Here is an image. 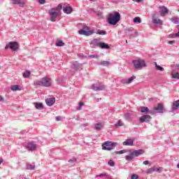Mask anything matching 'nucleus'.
Masks as SVG:
<instances>
[{
  "mask_svg": "<svg viewBox=\"0 0 179 179\" xmlns=\"http://www.w3.org/2000/svg\"><path fill=\"white\" fill-rule=\"evenodd\" d=\"M52 85V81L51 78L48 77H44L41 80H36L34 82V86L36 87L38 86H43V87H50Z\"/></svg>",
  "mask_w": 179,
  "mask_h": 179,
  "instance_id": "f257e3e1",
  "label": "nucleus"
},
{
  "mask_svg": "<svg viewBox=\"0 0 179 179\" xmlns=\"http://www.w3.org/2000/svg\"><path fill=\"white\" fill-rule=\"evenodd\" d=\"M121 20V14L120 13L115 11L108 14V23L115 26L118 22Z\"/></svg>",
  "mask_w": 179,
  "mask_h": 179,
  "instance_id": "f03ea898",
  "label": "nucleus"
},
{
  "mask_svg": "<svg viewBox=\"0 0 179 179\" xmlns=\"http://www.w3.org/2000/svg\"><path fill=\"white\" fill-rule=\"evenodd\" d=\"M164 111V106L162 105V103H158L157 106H155L150 110V114L153 115L157 113H163Z\"/></svg>",
  "mask_w": 179,
  "mask_h": 179,
  "instance_id": "7ed1b4c3",
  "label": "nucleus"
},
{
  "mask_svg": "<svg viewBox=\"0 0 179 179\" xmlns=\"http://www.w3.org/2000/svg\"><path fill=\"white\" fill-rule=\"evenodd\" d=\"M79 34H81L82 36H92V34H94V30L90 29V27L87 26H84L82 29L78 31Z\"/></svg>",
  "mask_w": 179,
  "mask_h": 179,
  "instance_id": "20e7f679",
  "label": "nucleus"
},
{
  "mask_svg": "<svg viewBox=\"0 0 179 179\" xmlns=\"http://www.w3.org/2000/svg\"><path fill=\"white\" fill-rule=\"evenodd\" d=\"M117 146V143L111 141H106L102 144L103 150H113Z\"/></svg>",
  "mask_w": 179,
  "mask_h": 179,
  "instance_id": "39448f33",
  "label": "nucleus"
},
{
  "mask_svg": "<svg viewBox=\"0 0 179 179\" xmlns=\"http://www.w3.org/2000/svg\"><path fill=\"white\" fill-rule=\"evenodd\" d=\"M133 64L136 69H142V68H145V66H146V63L143 59L134 60Z\"/></svg>",
  "mask_w": 179,
  "mask_h": 179,
  "instance_id": "423d86ee",
  "label": "nucleus"
},
{
  "mask_svg": "<svg viewBox=\"0 0 179 179\" xmlns=\"http://www.w3.org/2000/svg\"><path fill=\"white\" fill-rule=\"evenodd\" d=\"M49 16L51 22H57V17L59 16V13L57 11V9L51 8L49 10Z\"/></svg>",
  "mask_w": 179,
  "mask_h": 179,
  "instance_id": "0eeeda50",
  "label": "nucleus"
},
{
  "mask_svg": "<svg viewBox=\"0 0 179 179\" xmlns=\"http://www.w3.org/2000/svg\"><path fill=\"white\" fill-rule=\"evenodd\" d=\"M91 88L95 92H100V90H104V89H106V86L103 85V83H97L92 85Z\"/></svg>",
  "mask_w": 179,
  "mask_h": 179,
  "instance_id": "6e6552de",
  "label": "nucleus"
},
{
  "mask_svg": "<svg viewBox=\"0 0 179 179\" xmlns=\"http://www.w3.org/2000/svg\"><path fill=\"white\" fill-rule=\"evenodd\" d=\"M160 16L164 17L166 15H169V8L164 6H161L159 7Z\"/></svg>",
  "mask_w": 179,
  "mask_h": 179,
  "instance_id": "1a4fd4ad",
  "label": "nucleus"
},
{
  "mask_svg": "<svg viewBox=\"0 0 179 179\" xmlns=\"http://www.w3.org/2000/svg\"><path fill=\"white\" fill-rule=\"evenodd\" d=\"M8 45L9 48L13 50V51H17V50H19V43L17 42H9Z\"/></svg>",
  "mask_w": 179,
  "mask_h": 179,
  "instance_id": "9d476101",
  "label": "nucleus"
},
{
  "mask_svg": "<svg viewBox=\"0 0 179 179\" xmlns=\"http://www.w3.org/2000/svg\"><path fill=\"white\" fill-rule=\"evenodd\" d=\"M152 23L154 24H162L163 21L162 20L157 18V13H154L152 15Z\"/></svg>",
  "mask_w": 179,
  "mask_h": 179,
  "instance_id": "9b49d317",
  "label": "nucleus"
},
{
  "mask_svg": "<svg viewBox=\"0 0 179 179\" xmlns=\"http://www.w3.org/2000/svg\"><path fill=\"white\" fill-rule=\"evenodd\" d=\"M124 117L127 121H132L136 117V115L134 113H124Z\"/></svg>",
  "mask_w": 179,
  "mask_h": 179,
  "instance_id": "f8f14e48",
  "label": "nucleus"
},
{
  "mask_svg": "<svg viewBox=\"0 0 179 179\" xmlns=\"http://www.w3.org/2000/svg\"><path fill=\"white\" fill-rule=\"evenodd\" d=\"M152 120V117L149 115H145L140 117V122H149Z\"/></svg>",
  "mask_w": 179,
  "mask_h": 179,
  "instance_id": "ddd939ff",
  "label": "nucleus"
},
{
  "mask_svg": "<svg viewBox=\"0 0 179 179\" xmlns=\"http://www.w3.org/2000/svg\"><path fill=\"white\" fill-rule=\"evenodd\" d=\"M104 128V122H101L99 123L94 124V129L96 131H101Z\"/></svg>",
  "mask_w": 179,
  "mask_h": 179,
  "instance_id": "4468645a",
  "label": "nucleus"
},
{
  "mask_svg": "<svg viewBox=\"0 0 179 179\" xmlns=\"http://www.w3.org/2000/svg\"><path fill=\"white\" fill-rule=\"evenodd\" d=\"M36 148H37V145L34 143H29L26 146V148L28 150H36Z\"/></svg>",
  "mask_w": 179,
  "mask_h": 179,
  "instance_id": "2eb2a0df",
  "label": "nucleus"
},
{
  "mask_svg": "<svg viewBox=\"0 0 179 179\" xmlns=\"http://www.w3.org/2000/svg\"><path fill=\"white\" fill-rule=\"evenodd\" d=\"M13 5H20L21 8L24 7L25 3L22 0H11Z\"/></svg>",
  "mask_w": 179,
  "mask_h": 179,
  "instance_id": "dca6fc26",
  "label": "nucleus"
},
{
  "mask_svg": "<svg viewBox=\"0 0 179 179\" xmlns=\"http://www.w3.org/2000/svg\"><path fill=\"white\" fill-rule=\"evenodd\" d=\"M124 146H134V140L131 138L127 139L124 142H123Z\"/></svg>",
  "mask_w": 179,
  "mask_h": 179,
  "instance_id": "f3484780",
  "label": "nucleus"
},
{
  "mask_svg": "<svg viewBox=\"0 0 179 179\" xmlns=\"http://www.w3.org/2000/svg\"><path fill=\"white\" fill-rule=\"evenodd\" d=\"M143 153V150H136L131 152L134 157H138V156H141Z\"/></svg>",
  "mask_w": 179,
  "mask_h": 179,
  "instance_id": "a211bd4d",
  "label": "nucleus"
},
{
  "mask_svg": "<svg viewBox=\"0 0 179 179\" xmlns=\"http://www.w3.org/2000/svg\"><path fill=\"white\" fill-rule=\"evenodd\" d=\"M45 103L49 107H51L55 103V98H50L45 100Z\"/></svg>",
  "mask_w": 179,
  "mask_h": 179,
  "instance_id": "6ab92c4d",
  "label": "nucleus"
},
{
  "mask_svg": "<svg viewBox=\"0 0 179 179\" xmlns=\"http://www.w3.org/2000/svg\"><path fill=\"white\" fill-rule=\"evenodd\" d=\"M71 68L76 71H80V69H82V64L79 63H74L73 64Z\"/></svg>",
  "mask_w": 179,
  "mask_h": 179,
  "instance_id": "aec40b11",
  "label": "nucleus"
},
{
  "mask_svg": "<svg viewBox=\"0 0 179 179\" xmlns=\"http://www.w3.org/2000/svg\"><path fill=\"white\" fill-rule=\"evenodd\" d=\"M99 47L100 48H102V50H109L110 48V45L103 42H99Z\"/></svg>",
  "mask_w": 179,
  "mask_h": 179,
  "instance_id": "412c9836",
  "label": "nucleus"
},
{
  "mask_svg": "<svg viewBox=\"0 0 179 179\" xmlns=\"http://www.w3.org/2000/svg\"><path fill=\"white\" fill-rule=\"evenodd\" d=\"M34 106H35V108H36L37 110H42V108H44V106L43 105V103L34 102Z\"/></svg>",
  "mask_w": 179,
  "mask_h": 179,
  "instance_id": "4be33fe9",
  "label": "nucleus"
},
{
  "mask_svg": "<svg viewBox=\"0 0 179 179\" xmlns=\"http://www.w3.org/2000/svg\"><path fill=\"white\" fill-rule=\"evenodd\" d=\"M64 13H66L67 15H70V13H72V7L68 6L66 8L63 9Z\"/></svg>",
  "mask_w": 179,
  "mask_h": 179,
  "instance_id": "5701e85b",
  "label": "nucleus"
},
{
  "mask_svg": "<svg viewBox=\"0 0 179 179\" xmlns=\"http://www.w3.org/2000/svg\"><path fill=\"white\" fill-rule=\"evenodd\" d=\"M98 65H102L103 66H109V65H111V62L109 61H101L98 63Z\"/></svg>",
  "mask_w": 179,
  "mask_h": 179,
  "instance_id": "b1692460",
  "label": "nucleus"
},
{
  "mask_svg": "<svg viewBox=\"0 0 179 179\" xmlns=\"http://www.w3.org/2000/svg\"><path fill=\"white\" fill-rule=\"evenodd\" d=\"M91 45H94L95 47H100V42H99V39H94L90 43Z\"/></svg>",
  "mask_w": 179,
  "mask_h": 179,
  "instance_id": "393cba45",
  "label": "nucleus"
},
{
  "mask_svg": "<svg viewBox=\"0 0 179 179\" xmlns=\"http://www.w3.org/2000/svg\"><path fill=\"white\" fill-rule=\"evenodd\" d=\"M179 107V100L173 101L172 104V110L174 111Z\"/></svg>",
  "mask_w": 179,
  "mask_h": 179,
  "instance_id": "a878e982",
  "label": "nucleus"
},
{
  "mask_svg": "<svg viewBox=\"0 0 179 179\" xmlns=\"http://www.w3.org/2000/svg\"><path fill=\"white\" fill-rule=\"evenodd\" d=\"M36 165L34 164H27V170H34Z\"/></svg>",
  "mask_w": 179,
  "mask_h": 179,
  "instance_id": "bb28decb",
  "label": "nucleus"
},
{
  "mask_svg": "<svg viewBox=\"0 0 179 179\" xmlns=\"http://www.w3.org/2000/svg\"><path fill=\"white\" fill-rule=\"evenodd\" d=\"M96 33L99 36H106L107 34V31L101 29H97Z\"/></svg>",
  "mask_w": 179,
  "mask_h": 179,
  "instance_id": "cd10ccee",
  "label": "nucleus"
},
{
  "mask_svg": "<svg viewBox=\"0 0 179 179\" xmlns=\"http://www.w3.org/2000/svg\"><path fill=\"white\" fill-rule=\"evenodd\" d=\"M171 76H172V78H173V79H179V73L178 72L176 73V71H172Z\"/></svg>",
  "mask_w": 179,
  "mask_h": 179,
  "instance_id": "c85d7f7f",
  "label": "nucleus"
},
{
  "mask_svg": "<svg viewBox=\"0 0 179 179\" xmlns=\"http://www.w3.org/2000/svg\"><path fill=\"white\" fill-rule=\"evenodd\" d=\"M10 89L13 92H16V90H20V86L17 85H14L11 86Z\"/></svg>",
  "mask_w": 179,
  "mask_h": 179,
  "instance_id": "c756f323",
  "label": "nucleus"
},
{
  "mask_svg": "<svg viewBox=\"0 0 179 179\" xmlns=\"http://www.w3.org/2000/svg\"><path fill=\"white\" fill-rule=\"evenodd\" d=\"M115 128H118L119 127H124V122L121 120H118L116 124H114Z\"/></svg>",
  "mask_w": 179,
  "mask_h": 179,
  "instance_id": "7c9ffc66",
  "label": "nucleus"
},
{
  "mask_svg": "<svg viewBox=\"0 0 179 179\" xmlns=\"http://www.w3.org/2000/svg\"><path fill=\"white\" fill-rule=\"evenodd\" d=\"M125 159L128 162H130V160H132V159H135V157H134V155H132V152H131L129 155H127L125 157Z\"/></svg>",
  "mask_w": 179,
  "mask_h": 179,
  "instance_id": "2f4dec72",
  "label": "nucleus"
},
{
  "mask_svg": "<svg viewBox=\"0 0 179 179\" xmlns=\"http://www.w3.org/2000/svg\"><path fill=\"white\" fill-rule=\"evenodd\" d=\"M133 22L134 23H136V24L142 23V20H141V17H136L134 18Z\"/></svg>",
  "mask_w": 179,
  "mask_h": 179,
  "instance_id": "473e14b6",
  "label": "nucleus"
},
{
  "mask_svg": "<svg viewBox=\"0 0 179 179\" xmlns=\"http://www.w3.org/2000/svg\"><path fill=\"white\" fill-rule=\"evenodd\" d=\"M171 22H173V23H174L175 24H178L179 19L177 17H173L171 18Z\"/></svg>",
  "mask_w": 179,
  "mask_h": 179,
  "instance_id": "72a5a7b5",
  "label": "nucleus"
},
{
  "mask_svg": "<svg viewBox=\"0 0 179 179\" xmlns=\"http://www.w3.org/2000/svg\"><path fill=\"white\" fill-rule=\"evenodd\" d=\"M65 45V43L62 42V41H57L56 42V46L57 47H64Z\"/></svg>",
  "mask_w": 179,
  "mask_h": 179,
  "instance_id": "f704fd0d",
  "label": "nucleus"
},
{
  "mask_svg": "<svg viewBox=\"0 0 179 179\" xmlns=\"http://www.w3.org/2000/svg\"><path fill=\"white\" fill-rule=\"evenodd\" d=\"M155 68L156 69H157V71H161L162 72H163V71H164V69L159 65H157V63L155 62Z\"/></svg>",
  "mask_w": 179,
  "mask_h": 179,
  "instance_id": "c9c22d12",
  "label": "nucleus"
},
{
  "mask_svg": "<svg viewBox=\"0 0 179 179\" xmlns=\"http://www.w3.org/2000/svg\"><path fill=\"white\" fill-rule=\"evenodd\" d=\"M30 74H31L30 71L27 70V71H25L23 73V77H24V78H29Z\"/></svg>",
  "mask_w": 179,
  "mask_h": 179,
  "instance_id": "e433bc0d",
  "label": "nucleus"
},
{
  "mask_svg": "<svg viewBox=\"0 0 179 179\" xmlns=\"http://www.w3.org/2000/svg\"><path fill=\"white\" fill-rule=\"evenodd\" d=\"M141 112V113H150V110H149V108L148 107H142Z\"/></svg>",
  "mask_w": 179,
  "mask_h": 179,
  "instance_id": "4c0bfd02",
  "label": "nucleus"
},
{
  "mask_svg": "<svg viewBox=\"0 0 179 179\" xmlns=\"http://www.w3.org/2000/svg\"><path fill=\"white\" fill-rule=\"evenodd\" d=\"M136 77L135 76H131V78H129V79H127V83L128 85H129V83H132V82L134 81V79H136Z\"/></svg>",
  "mask_w": 179,
  "mask_h": 179,
  "instance_id": "58836bf2",
  "label": "nucleus"
},
{
  "mask_svg": "<svg viewBox=\"0 0 179 179\" xmlns=\"http://www.w3.org/2000/svg\"><path fill=\"white\" fill-rule=\"evenodd\" d=\"M162 169L161 167H156V166H152V171L155 172H159Z\"/></svg>",
  "mask_w": 179,
  "mask_h": 179,
  "instance_id": "ea45409f",
  "label": "nucleus"
},
{
  "mask_svg": "<svg viewBox=\"0 0 179 179\" xmlns=\"http://www.w3.org/2000/svg\"><path fill=\"white\" fill-rule=\"evenodd\" d=\"M53 9H56L57 12L59 13V10L62 9V4H59L57 8H54Z\"/></svg>",
  "mask_w": 179,
  "mask_h": 179,
  "instance_id": "a19ab883",
  "label": "nucleus"
},
{
  "mask_svg": "<svg viewBox=\"0 0 179 179\" xmlns=\"http://www.w3.org/2000/svg\"><path fill=\"white\" fill-rule=\"evenodd\" d=\"M169 37H171L172 38H176L177 37H179L178 32L176 34H171L169 35Z\"/></svg>",
  "mask_w": 179,
  "mask_h": 179,
  "instance_id": "79ce46f5",
  "label": "nucleus"
},
{
  "mask_svg": "<svg viewBox=\"0 0 179 179\" xmlns=\"http://www.w3.org/2000/svg\"><path fill=\"white\" fill-rule=\"evenodd\" d=\"M108 164L109 166H110L111 167H114V166H115V162H114L113 161V159H110L108 161Z\"/></svg>",
  "mask_w": 179,
  "mask_h": 179,
  "instance_id": "37998d69",
  "label": "nucleus"
},
{
  "mask_svg": "<svg viewBox=\"0 0 179 179\" xmlns=\"http://www.w3.org/2000/svg\"><path fill=\"white\" fill-rule=\"evenodd\" d=\"M146 174H152L153 172V168H150L145 171Z\"/></svg>",
  "mask_w": 179,
  "mask_h": 179,
  "instance_id": "c03bdc74",
  "label": "nucleus"
},
{
  "mask_svg": "<svg viewBox=\"0 0 179 179\" xmlns=\"http://www.w3.org/2000/svg\"><path fill=\"white\" fill-rule=\"evenodd\" d=\"M116 153L117 155H123V153H127V150H122L119 152H117Z\"/></svg>",
  "mask_w": 179,
  "mask_h": 179,
  "instance_id": "a18cd8bd",
  "label": "nucleus"
},
{
  "mask_svg": "<svg viewBox=\"0 0 179 179\" xmlns=\"http://www.w3.org/2000/svg\"><path fill=\"white\" fill-rule=\"evenodd\" d=\"M106 176H107V174L100 173L99 175H96V178H97V177H106Z\"/></svg>",
  "mask_w": 179,
  "mask_h": 179,
  "instance_id": "49530a36",
  "label": "nucleus"
},
{
  "mask_svg": "<svg viewBox=\"0 0 179 179\" xmlns=\"http://www.w3.org/2000/svg\"><path fill=\"white\" fill-rule=\"evenodd\" d=\"M121 83H122L123 85H128V80H121Z\"/></svg>",
  "mask_w": 179,
  "mask_h": 179,
  "instance_id": "de8ad7c7",
  "label": "nucleus"
},
{
  "mask_svg": "<svg viewBox=\"0 0 179 179\" xmlns=\"http://www.w3.org/2000/svg\"><path fill=\"white\" fill-rule=\"evenodd\" d=\"M131 179H139L138 175L134 174L131 176Z\"/></svg>",
  "mask_w": 179,
  "mask_h": 179,
  "instance_id": "09e8293b",
  "label": "nucleus"
},
{
  "mask_svg": "<svg viewBox=\"0 0 179 179\" xmlns=\"http://www.w3.org/2000/svg\"><path fill=\"white\" fill-rule=\"evenodd\" d=\"M84 105H85V103L83 102H80L79 103L80 108H78V110H80V108L83 107Z\"/></svg>",
  "mask_w": 179,
  "mask_h": 179,
  "instance_id": "8fccbe9b",
  "label": "nucleus"
},
{
  "mask_svg": "<svg viewBox=\"0 0 179 179\" xmlns=\"http://www.w3.org/2000/svg\"><path fill=\"white\" fill-rule=\"evenodd\" d=\"M89 58H99V55H90Z\"/></svg>",
  "mask_w": 179,
  "mask_h": 179,
  "instance_id": "3c124183",
  "label": "nucleus"
},
{
  "mask_svg": "<svg viewBox=\"0 0 179 179\" xmlns=\"http://www.w3.org/2000/svg\"><path fill=\"white\" fill-rule=\"evenodd\" d=\"M69 163H73L75 162H76V158H72L71 159L69 160Z\"/></svg>",
  "mask_w": 179,
  "mask_h": 179,
  "instance_id": "603ef678",
  "label": "nucleus"
},
{
  "mask_svg": "<svg viewBox=\"0 0 179 179\" xmlns=\"http://www.w3.org/2000/svg\"><path fill=\"white\" fill-rule=\"evenodd\" d=\"M61 120H62V117L61 116L56 117V121H61Z\"/></svg>",
  "mask_w": 179,
  "mask_h": 179,
  "instance_id": "864d4df0",
  "label": "nucleus"
},
{
  "mask_svg": "<svg viewBox=\"0 0 179 179\" xmlns=\"http://www.w3.org/2000/svg\"><path fill=\"white\" fill-rule=\"evenodd\" d=\"M39 3H41V5H43V3H45V0H38Z\"/></svg>",
  "mask_w": 179,
  "mask_h": 179,
  "instance_id": "5fc2aeb1",
  "label": "nucleus"
},
{
  "mask_svg": "<svg viewBox=\"0 0 179 179\" xmlns=\"http://www.w3.org/2000/svg\"><path fill=\"white\" fill-rule=\"evenodd\" d=\"M143 164H145V166H148V164H149V161H144Z\"/></svg>",
  "mask_w": 179,
  "mask_h": 179,
  "instance_id": "6e6d98bb",
  "label": "nucleus"
},
{
  "mask_svg": "<svg viewBox=\"0 0 179 179\" xmlns=\"http://www.w3.org/2000/svg\"><path fill=\"white\" fill-rule=\"evenodd\" d=\"M174 43H176L175 41H169L168 42L169 44H174Z\"/></svg>",
  "mask_w": 179,
  "mask_h": 179,
  "instance_id": "4d7b16f0",
  "label": "nucleus"
},
{
  "mask_svg": "<svg viewBox=\"0 0 179 179\" xmlns=\"http://www.w3.org/2000/svg\"><path fill=\"white\" fill-rule=\"evenodd\" d=\"M132 1H134V2H138V3H139V2H141V1H142V0H132Z\"/></svg>",
  "mask_w": 179,
  "mask_h": 179,
  "instance_id": "13d9d810",
  "label": "nucleus"
},
{
  "mask_svg": "<svg viewBox=\"0 0 179 179\" xmlns=\"http://www.w3.org/2000/svg\"><path fill=\"white\" fill-rule=\"evenodd\" d=\"M0 101L3 102V97L0 95Z\"/></svg>",
  "mask_w": 179,
  "mask_h": 179,
  "instance_id": "bf43d9fd",
  "label": "nucleus"
},
{
  "mask_svg": "<svg viewBox=\"0 0 179 179\" xmlns=\"http://www.w3.org/2000/svg\"><path fill=\"white\" fill-rule=\"evenodd\" d=\"M9 48V43L8 45H6L5 47V50H8Z\"/></svg>",
  "mask_w": 179,
  "mask_h": 179,
  "instance_id": "052dcab7",
  "label": "nucleus"
},
{
  "mask_svg": "<svg viewBox=\"0 0 179 179\" xmlns=\"http://www.w3.org/2000/svg\"><path fill=\"white\" fill-rule=\"evenodd\" d=\"M177 167L178 169H179V163L177 164Z\"/></svg>",
  "mask_w": 179,
  "mask_h": 179,
  "instance_id": "680f3d73",
  "label": "nucleus"
},
{
  "mask_svg": "<svg viewBox=\"0 0 179 179\" xmlns=\"http://www.w3.org/2000/svg\"><path fill=\"white\" fill-rule=\"evenodd\" d=\"M178 34H179V27H178Z\"/></svg>",
  "mask_w": 179,
  "mask_h": 179,
  "instance_id": "e2e57ef3",
  "label": "nucleus"
},
{
  "mask_svg": "<svg viewBox=\"0 0 179 179\" xmlns=\"http://www.w3.org/2000/svg\"><path fill=\"white\" fill-rule=\"evenodd\" d=\"M90 1H94V0H90Z\"/></svg>",
  "mask_w": 179,
  "mask_h": 179,
  "instance_id": "0e129e2a",
  "label": "nucleus"
},
{
  "mask_svg": "<svg viewBox=\"0 0 179 179\" xmlns=\"http://www.w3.org/2000/svg\"><path fill=\"white\" fill-rule=\"evenodd\" d=\"M178 12H179V8H178Z\"/></svg>",
  "mask_w": 179,
  "mask_h": 179,
  "instance_id": "69168bd1",
  "label": "nucleus"
},
{
  "mask_svg": "<svg viewBox=\"0 0 179 179\" xmlns=\"http://www.w3.org/2000/svg\"><path fill=\"white\" fill-rule=\"evenodd\" d=\"M0 164H1V162H0Z\"/></svg>",
  "mask_w": 179,
  "mask_h": 179,
  "instance_id": "338daca9",
  "label": "nucleus"
}]
</instances>
